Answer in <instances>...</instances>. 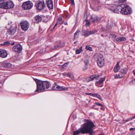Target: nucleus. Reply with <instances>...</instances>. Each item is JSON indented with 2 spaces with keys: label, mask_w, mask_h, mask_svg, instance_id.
Listing matches in <instances>:
<instances>
[{
  "label": "nucleus",
  "mask_w": 135,
  "mask_h": 135,
  "mask_svg": "<svg viewBox=\"0 0 135 135\" xmlns=\"http://www.w3.org/2000/svg\"><path fill=\"white\" fill-rule=\"evenodd\" d=\"M97 31L96 30H94L92 31H89V33H90V35H91L92 34H93L94 33H95L97 32Z\"/></svg>",
  "instance_id": "33"
},
{
  "label": "nucleus",
  "mask_w": 135,
  "mask_h": 135,
  "mask_svg": "<svg viewBox=\"0 0 135 135\" xmlns=\"http://www.w3.org/2000/svg\"><path fill=\"white\" fill-rule=\"evenodd\" d=\"M112 37H114V38H115L116 36L115 35H113L112 36Z\"/></svg>",
  "instance_id": "49"
},
{
  "label": "nucleus",
  "mask_w": 135,
  "mask_h": 135,
  "mask_svg": "<svg viewBox=\"0 0 135 135\" xmlns=\"http://www.w3.org/2000/svg\"><path fill=\"white\" fill-rule=\"evenodd\" d=\"M67 64L65 63L62 65V67L63 68H66V67L67 66Z\"/></svg>",
  "instance_id": "40"
},
{
  "label": "nucleus",
  "mask_w": 135,
  "mask_h": 135,
  "mask_svg": "<svg viewBox=\"0 0 135 135\" xmlns=\"http://www.w3.org/2000/svg\"><path fill=\"white\" fill-rule=\"evenodd\" d=\"M127 69L126 68H125L124 69H122L121 70V72L123 74H125L127 73Z\"/></svg>",
  "instance_id": "25"
},
{
  "label": "nucleus",
  "mask_w": 135,
  "mask_h": 135,
  "mask_svg": "<svg viewBox=\"0 0 135 135\" xmlns=\"http://www.w3.org/2000/svg\"><path fill=\"white\" fill-rule=\"evenodd\" d=\"M80 32L79 30H77L75 32V33L74 34V39H76V37H78L77 36V35H79V32Z\"/></svg>",
  "instance_id": "26"
},
{
  "label": "nucleus",
  "mask_w": 135,
  "mask_h": 135,
  "mask_svg": "<svg viewBox=\"0 0 135 135\" xmlns=\"http://www.w3.org/2000/svg\"><path fill=\"white\" fill-rule=\"evenodd\" d=\"M20 25L23 30L26 31L29 28V23L27 21H23L20 22Z\"/></svg>",
  "instance_id": "7"
},
{
  "label": "nucleus",
  "mask_w": 135,
  "mask_h": 135,
  "mask_svg": "<svg viewBox=\"0 0 135 135\" xmlns=\"http://www.w3.org/2000/svg\"><path fill=\"white\" fill-rule=\"evenodd\" d=\"M90 25V22H86V26H88Z\"/></svg>",
  "instance_id": "44"
},
{
  "label": "nucleus",
  "mask_w": 135,
  "mask_h": 135,
  "mask_svg": "<svg viewBox=\"0 0 135 135\" xmlns=\"http://www.w3.org/2000/svg\"><path fill=\"white\" fill-rule=\"evenodd\" d=\"M82 33H83V35L85 37H87L90 35L89 31L84 30L82 31Z\"/></svg>",
  "instance_id": "20"
},
{
  "label": "nucleus",
  "mask_w": 135,
  "mask_h": 135,
  "mask_svg": "<svg viewBox=\"0 0 135 135\" xmlns=\"http://www.w3.org/2000/svg\"><path fill=\"white\" fill-rule=\"evenodd\" d=\"M100 7L99 6L97 7L96 8L94 9V11H98L100 9Z\"/></svg>",
  "instance_id": "38"
},
{
  "label": "nucleus",
  "mask_w": 135,
  "mask_h": 135,
  "mask_svg": "<svg viewBox=\"0 0 135 135\" xmlns=\"http://www.w3.org/2000/svg\"><path fill=\"white\" fill-rule=\"evenodd\" d=\"M34 80L37 85V89L35 92H43L46 90L51 86L49 81H41L37 79H35Z\"/></svg>",
  "instance_id": "3"
},
{
  "label": "nucleus",
  "mask_w": 135,
  "mask_h": 135,
  "mask_svg": "<svg viewBox=\"0 0 135 135\" xmlns=\"http://www.w3.org/2000/svg\"><path fill=\"white\" fill-rule=\"evenodd\" d=\"M57 23H56L55 25L54 26L53 28H54L56 26H57Z\"/></svg>",
  "instance_id": "51"
},
{
  "label": "nucleus",
  "mask_w": 135,
  "mask_h": 135,
  "mask_svg": "<svg viewBox=\"0 0 135 135\" xmlns=\"http://www.w3.org/2000/svg\"><path fill=\"white\" fill-rule=\"evenodd\" d=\"M33 6L32 3L28 1L24 2L22 5V7L25 10H28L31 8Z\"/></svg>",
  "instance_id": "5"
},
{
  "label": "nucleus",
  "mask_w": 135,
  "mask_h": 135,
  "mask_svg": "<svg viewBox=\"0 0 135 135\" xmlns=\"http://www.w3.org/2000/svg\"><path fill=\"white\" fill-rule=\"evenodd\" d=\"M3 0H0V8L4 9H9L13 8L14 4L12 1L4 2Z\"/></svg>",
  "instance_id": "4"
},
{
  "label": "nucleus",
  "mask_w": 135,
  "mask_h": 135,
  "mask_svg": "<svg viewBox=\"0 0 135 135\" xmlns=\"http://www.w3.org/2000/svg\"><path fill=\"white\" fill-rule=\"evenodd\" d=\"M82 51V47L81 46L79 49H77L76 50V54H80Z\"/></svg>",
  "instance_id": "24"
},
{
  "label": "nucleus",
  "mask_w": 135,
  "mask_h": 135,
  "mask_svg": "<svg viewBox=\"0 0 135 135\" xmlns=\"http://www.w3.org/2000/svg\"><path fill=\"white\" fill-rule=\"evenodd\" d=\"M135 118V116H134L133 117H130L128 119H127L126 120H125L126 122H127L129 121L130 120H132L133 119Z\"/></svg>",
  "instance_id": "32"
},
{
  "label": "nucleus",
  "mask_w": 135,
  "mask_h": 135,
  "mask_svg": "<svg viewBox=\"0 0 135 135\" xmlns=\"http://www.w3.org/2000/svg\"><path fill=\"white\" fill-rule=\"evenodd\" d=\"M85 123L82 125L81 127L73 132V135H78L81 133L83 134H89L93 135V128L95 127L93 122L90 120L85 119Z\"/></svg>",
  "instance_id": "1"
},
{
  "label": "nucleus",
  "mask_w": 135,
  "mask_h": 135,
  "mask_svg": "<svg viewBox=\"0 0 135 135\" xmlns=\"http://www.w3.org/2000/svg\"><path fill=\"white\" fill-rule=\"evenodd\" d=\"M94 3H95L96 4H98L99 3L98 0H93Z\"/></svg>",
  "instance_id": "37"
},
{
  "label": "nucleus",
  "mask_w": 135,
  "mask_h": 135,
  "mask_svg": "<svg viewBox=\"0 0 135 135\" xmlns=\"http://www.w3.org/2000/svg\"><path fill=\"white\" fill-rule=\"evenodd\" d=\"M100 109L101 110H104V109L103 107H101L100 108Z\"/></svg>",
  "instance_id": "50"
},
{
  "label": "nucleus",
  "mask_w": 135,
  "mask_h": 135,
  "mask_svg": "<svg viewBox=\"0 0 135 135\" xmlns=\"http://www.w3.org/2000/svg\"><path fill=\"white\" fill-rule=\"evenodd\" d=\"M117 6V9L113 8L111 9L113 12L118 13L120 12L122 14L128 15L130 14L132 12L131 8L128 6L125 5L122 3H119L114 4Z\"/></svg>",
  "instance_id": "2"
},
{
  "label": "nucleus",
  "mask_w": 135,
  "mask_h": 135,
  "mask_svg": "<svg viewBox=\"0 0 135 135\" xmlns=\"http://www.w3.org/2000/svg\"><path fill=\"white\" fill-rule=\"evenodd\" d=\"M85 48L87 50H89L90 51H91L92 50V48L88 45L86 46L85 47Z\"/></svg>",
  "instance_id": "31"
},
{
  "label": "nucleus",
  "mask_w": 135,
  "mask_h": 135,
  "mask_svg": "<svg viewBox=\"0 0 135 135\" xmlns=\"http://www.w3.org/2000/svg\"><path fill=\"white\" fill-rule=\"evenodd\" d=\"M4 83V82L1 81L0 82V88H2L3 86V85Z\"/></svg>",
  "instance_id": "41"
},
{
  "label": "nucleus",
  "mask_w": 135,
  "mask_h": 135,
  "mask_svg": "<svg viewBox=\"0 0 135 135\" xmlns=\"http://www.w3.org/2000/svg\"><path fill=\"white\" fill-rule=\"evenodd\" d=\"M133 73L135 76V70H134L133 71Z\"/></svg>",
  "instance_id": "48"
},
{
  "label": "nucleus",
  "mask_w": 135,
  "mask_h": 135,
  "mask_svg": "<svg viewBox=\"0 0 135 135\" xmlns=\"http://www.w3.org/2000/svg\"><path fill=\"white\" fill-rule=\"evenodd\" d=\"M123 76V75L120 76V74H116L115 76V78L116 79L121 78Z\"/></svg>",
  "instance_id": "27"
},
{
  "label": "nucleus",
  "mask_w": 135,
  "mask_h": 135,
  "mask_svg": "<svg viewBox=\"0 0 135 135\" xmlns=\"http://www.w3.org/2000/svg\"><path fill=\"white\" fill-rule=\"evenodd\" d=\"M13 50L15 52H20L22 50V46L20 44H17L14 46L12 48Z\"/></svg>",
  "instance_id": "10"
},
{
  "label": "nucleus",
  "mask_w": 135,
  "mask_h": 135,
  "mask_svg": "<svg viewBox=\"0 0 135 135\" xmlns=\"http://www.w3.org/2000/svg\"><path fill=\"white\" fill-rule=\"evenodd\" d=\"M35 6L38 10H42L45 7V2L44 1H41L40 0H38L36 3Z\"/></svg>",
  "instance_id": "8"
},
{
  "label": "nucleus",
  "mask_w": 135,
  "mask_h": 135,
  "mask_svg": "<svg viewBox=\"0 0 135 135\" xmlns=\"http://www.w3.org/2000/svg\"><path fill=\"white\" fill-rule=\"evenodd\" d=\"M52 90H67L68 89L65 87L57 85L56 83H55L52 87Z\"/></svg>",
  "instance_id": "9"
},
{
  "label": "nucleus",
  "mask_w": 135,
  "mask_h": 135,
  "mask_svg": "<svg viewBox=\"0 0 135 135\" xmlns=\"http://www.w3.org/2000/svg\"><path fill=\"white\" fill-rule=\"evenodd\" d=\"M126 0H118V1L115 3V4L116 3V4L119 3H123L125 2Z\"/></svg>",
  "instance_id": "28"
},
{
  "label": "nucleus",
  "mask_w": 135,
  "mask_h": 135,
  "mask_svg": "<svg viewBox=\"0 0 135 135\" xmlns=\"http://www.w3.org/2000/svg\"><path fill=\"white\" fill-rule=\"evenodd\" d=\"M102 135V134H99V135Z\"/></svg>",
  "instance_id": "55"
},
{
  "label": "nucleus",
  "mask_w": 135,
  "mask_h": 135,
  "mask_svg": "<svg viewBox=\"0 0 135 135\" xmlns=\"http://www.w3.org/2000/svg\"><path fill=\"white\" fill-rule=\"evenodd\" d=\"M75 43H76V42H74Z\"/></svg>",
  "instance_id": "57"
},
{
  "label": "nucleus",
  "mask_w": 135,
  "mask_h": 135,
  "mask_svg": "<svg viewBox=\"0 0 135 135\" xmlns=\"http://www.w3.org/2000/svg\"><path fill=\"white\" fill-rule=\"evenodd\" d=\"M86 94L87 95H91L92 96H93V95H94V94L91 93H87Z\"/></svg>",
  "instance_id": "45"
},
{
  "label": "nucleus",
  "mask_w": 135,
  "mask_h": 135,
  "mask_svg": "<svg viewBox=\"0 0 135 135\" xmlns=\"http://www.w3.org/2000/svg\"><path fill=\"white\" fill-rule=\"evenodd\" d=\"M95 75H92L90 77L87 78L86 79V81L87 82H89L93 80L95 78Z\"/></svg>",
  "instance_id": "22"
},
{
  "label": "nucleus",
  "mask_w": 135,
  "mask_h": 135,
  "mask_svg": "<svg viewBox=\"0 0 135 135\" xmlns=\"http://www.w3.org/2000/svg\"><path fill=\"white\" fill-rule=\"evenodd\" d=\"M105 80L104 78H102L98 81H97L95 83V85L96 86L98 87H102L103 86V84L104 81Z\"/></svg>",
  "instance_id": "13"
},
{
  "label": "nucleus",
  "mask_w": 135,
  "mask_h": 135,
  "mask_svg": "<svg viewBox=\"0 0 135 135\" xmlns=\"http://www.w3.org/2000/svg\"><path fill=\"white\" fill-rule=\"evenodd\" d=\"M119 62H118L116 65L114 67L113 69V71L115 73H117L118 72L120 69V66H119Z\"/></svg>",
  "instance_id": "16"
},
{
  "label": "nucleus",
  "mask_w": 135,
  "mask_h": 135,
  "mask_svg": "<svg viewBox=\"0 0 135 135\" xmlns=\"http://www.w3.org/2000/svg\"><path fill=\"white\" fill-rule=\"evenodd\" d=\"M10 44V42L9 41H7L4 42L3 45H8Z\"/></svg>",
  "instance_id": "35"
},
{
  "label": "nucleus",
  "mask_w": 135,
  "mask_h": 135,
  "mask_svg": "<svg viewBox=\"0 0 135 135\" xmlns=\"http://www.w3.org/2000/svg\"><path fill=\"white\" fill-rule=\"evenodd\" d=\"M133 129H134V128H131V129H130V130H133Z\"/></svg>",
  "instance_id": "53"
},
{
  "label": "nucleus",
  "mask_w": 135,
  "mask_h": 135,
  "mask_svg": "<svg viewBox=\"0 0 135 135\" xmlns=\"http://www.w3.org/2000/svg\"><path fill=\"white\" fill-rule=\"evenodd\" d=\"M34 19L36 23H38L40 22L42 20L41 17L38 15L35 16Z\"/></svg>",
  "instance_id": "17"
},
{
  "label": "nucleus",
  "mask_w": 135,
  "mask_h": 135,
  "mask_svg": "<svg viewBox=\"0 0 135 135\" xmlns=\"http://www.w3.org/2000/svg\"><path fill=\"white\" fill-rule=\"evenodd\" d=\"M67 75L68 76L70 77H71V74L69 73H68L67 74Z\"/></svg>",
  "instance_id": "46"
},
{
  "label": "nucleus",
  "mask_w": 135,
  "mask_h": 135,
  "mask_svg": "<svg viewBox=\"0 0 135 135\" xmlns=\"http://www.w3.org/2000/svg\"><path fill=\"white\" fill-rule=\"evenodd\" d=\"M64 23L65 25H68V23L66 22H64V21L62 22H61V24Z\"/></svg>",
  "instance_id": "42"
},
{
  "label": "nucleus",
  "mask_w": 135,
  "mask_h": 135,
  "mask_svg": "<svg viewBox=\"0 0 135 135\" xmlns=\"http://www.w3.org/2000/svg\"><path fill=\"white\" fill-rule=\"evenodd\" d=\"M70 1L71 2V4L72 5H74V0H70Z\"/></svg>",
  "instance_id": "43"
},
{
  "label": "nucleus",
  "mask_w": 135,
  "mask_h": 135,
  "mask_svg": "<svg viewBox=\"0 0 135 135\" xmlns=\"http://www.w3.org/2000/svg\"><path fill=\"white\" fill-rule=\"evenodd\" d=\"M46 3L47 7L51 9L53 8V4L52 0H46Z\"/></svg>",
  "instance_id": "14"
},
{
  "label": "nucleus",
  "mask_w": 135,
  "mask_h": 135,
  "mask_svg": "<svg viewBox=\"0 0 135 135\" xmlns=\"http://www.w3.org/2000/svg\"><path fill=\"white\" fill-rule=\"evenodd\" d=\"M2 66L4 68H10L12 65L10 63L7 62H4L3 63Z\"/></svg>",
  "instance_id": "18"
},
{
  "label": "nucleus",
  "mask_w": 135,
  "mask_h": 135,
  "mask_svg": "<svg viewBox=\"0 0 135 135\" xmlns=\"http://www.w3.org/2000/svg\"><path fill=\"white\" fill-rule=\"evenodd\" d=\"M95 75L94 79H98V78H99L100 76V75Z\"/></svg>",
  "instance_id": "39"
},
{
  "label": "nucleus",
  "mask_w": 135,
  "mask_h": 135,
  "mask_svg": "<svg viewBox=\"0 0 135 135\" xmlns=\"http://www.w3.org/2000/svg\"><path fill=\"white\" fill-rule=\"evenodd\" d=\"M92 22H98L101 20V18L95 15H93L91 16Z\"/></svg>",
  "instance_id": "11"
},
{
  "label": "nucleus",
  "mask_w": 135,
  "mask_h": 135,
  "mask_svg": "<svg viewBox=\"0 0 135 135\" xmlns=\"http://www.w3.org/2000/svg\"><path fill=\"white\" fill-rule=\"evenodd\" d=\"M15 44V42H13V43H12V44H11V45H14Z\"/></svg>",
  "instance_id": "52"
},
{
  "label": "nucleus",
  "mask_w": 135,
  "mask_h": 135,
  "mask_svg": "<svg viewBox=\"0 0 135 135\" xmlns=\"http://www.w3.org/2000/svg\"><path fill=\"white\" fill-rule=\"evenodd\" d=\"M64 17L65 18H67L68 17V15H65Z\"/></svg>",
  "instance_id": "47"
},
{
  "label": "nucleus",
  "mask_w": 135,
  "mask_h": 135,
  "mask_svg": "<svg viewBox=\"0 0 135 135\" xmlns=\"http://www.w3.org/2000/svg\"><path fill=\"white\" fill-rule=\"evenodd\" d=\"M98 105L99 106H101L102 107H103V105L102 104L100 103H99L98 102H96L95 103V104L93 105V107L95 109H97V110H98V108H96V107L97 105Z\"/></svg>",
  "instance_id": "23"
},
{
  "label": "nucleus",
  "mask_w": 135,
  "mask_h": 135,
  "mask_svg": "<svg viewBox=\"0 0 135 135\" xmlns=\"http://www.w3.org/2000/svg\"><path fill=\"white\" fill-rule=\"evenodd\" d=\"M7 54L6 51L3 49H0V57L2 58H5L7 57Z\"/></svg>",
  "instance_id": "15"
},
{
  "label": "nucleus",
  "mask_w": 135,
  "mask_h": 135,
  "mask_svg": "<svg viewBox=\"0 0 135 135\" xmlns=\"http://www.w3.org/2000/svg\"><path fill=\"white\" fill-rule=\"evenodd\" d=\"M16 31V30L15 28L11 27L8 29V31L7 32V33L12 36L13 35Z\"/></svg>",
  "instance_id": "12"
},
{
  "label": "nucleus",
  "mask_w": 135,
  "mask_h": 135,
  "mask_svg": "<svg viewBox=\"0 0 135 135\" xmlns=\"http://www.w3.org/2000/svg\"><path fill=\"white\" fill-rule=\"evenodd\" d=\"M101 36H103V37H104V35H103V34H102L101 35Z\"/></svg>",
  "instance_id": "54"
},
{
  "label": "nucleus",
  "mask_w": 135,
  "mask_h": 135,
  "mask_svg": "<svg viewBox=\"0 0 135 135\" xmlns=\"http://www.w3.org/2000/svg\"><path fill=\"white\" fill-rule=\"evenodd\" d=\"M62 18L61 17H59L57 20V22L59 23V24H61V22L62 21Z\"/></svg>",
  "instance_id": "30"
},
{
  "label": "nucleus",
  "mask_w": 135,
  "mask_h": 135,
  "mask_svg": "<svg viewBox=\"0 0 135 135\" xmlns=\"http://www.w3.org/2000/svg\"><path fill=\"white\" fill-rule=\"evenodd\" d=\"M113 22H112V23L110 24L109 23V20L108 21V26H113Z\"/></svg>",
  "instance_id": "36"
},
{
  "label": "nucleus",
  "mask_w": 135,
  "mask_h": 135,
  "mask_svg": "<svg viewBox=\"0 0 135 135\" xmlns=\"http://www.w3.org/2000/svg\"><path fill=\"white\" fill-rule=\"evenodd\" d=\"M134 80L135 81V79H134Z\"/></svg>",
  "instance_id": "58"
},
{
  "label": "nucleus",
  "mask_w": 135,
  "mask_h": 135,
  "mask_svg": "<svg viewBox=\"0 0 135 135\" xmlns=\"http://www.w3.org/2000/svg\"><path fill=\"white\" fill-rule=\"evenodd\" d=\"M126 40V38L124 37H117L116 39V40L118 42H119L123 41Z\"/></svg>",
  "instance_id": "21"
},
{
  "label": "nucleus",
  "mask_w": 135,
  "mask_h": 135,
  "mask_svg": "<svg viewBox=\"0 0 135 135\" xmlns=\"http://www.w3.org/2000/svg\"><path fill=\"white\" fill-rule=\"evenodd\" d=\"M65 44L64 42H60V44L57 45H55L54 49H57L60 48L64 46Z\"/></svg>",
  "instance_id": "19"
},
{
  "label": "nucleus",
  "mask_w": 135,
  "mask_h": 135,
  "mask_svg": "<svg viewBox=\"0 0 135 135\" xmlns=\"http://www.w3.org/2000/svg\"><path fill=\"white\" fill-rule=\"evenodd\" d=\"M75 43H76V42H74Z\"/></svg>",
  "instance_id": "56"
},
{
  "label": "nucleus",
  "mask_w": 135,
  "mask_h": 135,
  "mask_svg": "<svg viewBox=\"0 0 135 135\" xmlns=\"http://www.w3.org/2000/svg\"><path fill=\"white\" fill-rule=\"evenodd\" d=\"M97 62L98 66L100 67L103 66L104 63V58L102 55L99 54L97 57Z\"/></svg>",
  "instance_id": "6"
},
{
  "label": "nucleus",
  "mask_w": 135,
  "mask_h": 135,
  "mask_svg": "<svg viewBox=\"0 0 135 135\" xmlns=\"http://www.w3.org/2000/svg\"><path fill=\"white\" fill-rule=\"evenodd\" d=\"M85 64V68L84 69V70H85L88 68V65L89 64V62L87 61H85L84 62Z\"/></svg>",
  "instance_id": "29"
},
{
  "label": "nucleus",
  "mask_w": 135,
  "mask_h": 135,
  "mask_svg": "<svg viewBox=\"0 0 135 135\" xmlns=\"http://www.w3.org/2000/svg\"><path fill=\"white\" fill-rule=\"evenodd\" d=\"M95 96L97 97L100 100H101V98L100 96L98 94H96L95 95Z\"/></svg>",
  "instance_id": "34"
}]
</instances>
